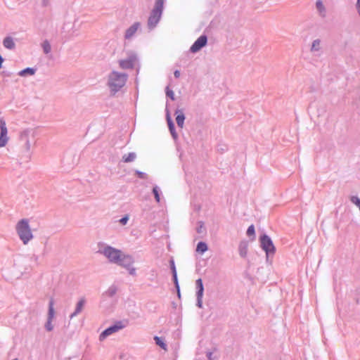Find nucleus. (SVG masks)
<instances>
[{
    "label": "nucleus",
    "mask_w": 360,
    "mask_h": 360,
    "mask_svg": "<svg viewBox=\"0 0 360 360\" xmlns=\"http://www.w3.org/2000/svg\"><path fill=\"white\" fill-rule=\"evenodd\" d=\"M101 252L106 257L110 262L117 264L129 271L130 274L134 273V269H130L134 261L130 255H125L120 250L110 246L105 247Z\"/></svg>",
    "instance_id": "1"
},
{
    "label": "nucleus",
    "mask_w": 360,
    "mask_h": 360,
    "mask_svg": "<svg viewBox=\"0 0 360 360\" xmlns=\"http://www.w3.org/2000/svg\"><path fill=\"white\" fill-rule=\"evenodd\" d=\"M17 232L24 244H27L33 237L27 219L20 220L16 226Z\"/></svg>",
    "instance_id": "2"
},
{
    "label": "nucleus",
    "mask_w": 360,
    "mask_h": 360,
    "mask_svg": "<svg viewBox=\"0 0 360 360\" xmlns=\"http://www.w3.org/2000/svg\"><path fill=\"white\" fill-rule=\"evenodd\" d=\"M127 75L125 74L112 72L109 77L108 84L112 91H117L126 82Z\"/></svg>",
    "instance_id": "3"
},
{
    "label": "nucleus",
    "mask_w": 360,
    "mask_h": 360,
    "mask_svg": "<svg viewBox=\"0 0 360 360\" xmlns=\"http://www.w3.org/2000/svg\"><path fill=\"white\" fill-rule=\"evenodd\" d=\"M164 0H156L155 6L148 19V25L150 27H155L159 22L162 8H163Z\"/></svg>",
    "instance_id": "4"
},
{
    "label": "nucleus",
    "mask_w": 360,
    "mask_h": 360,
    "mask_svg": "<svg viewBox=\"0 0 360 360\" xmlns=\"http://www.w3.org/2000/svg\"><path fill=\"white\" fill-rule=\"evenodd\" d=\"M260 240L261 246L266 254L274 253L275 248L271 238L269 236H267L266 235H264L261 237Z\"/></svg>",
    "instance_id": "5"
},
{
    "label": "nucleus",
    "mask_w": 360,
    "mask_h": 360,
    "mask_svg": "<svg viewBox=\"0 0 360 360\" xmlns=\"http://www.w3.org/2000/svg\"><path fill=\"white\" fill-rule=\"evenodd\" d=\"M0 148L4 147L6 145L8 137L7 136L8 129L6 125V122L3 119V117H0Z\"/></svg>",
    "instance_id": "6"
},
{
    "label": "nucleus",
    "mask_w": 360,
    "mask_h": 360,
    "mask_svg": "<svg viewBox=\"0 0 360 360\" xmlns=\"http://www.w3.org/2000/svg\"><path fill=\"white\" fill-rule=\"evenodd\" d=\"M124 328V325L122 323H118L108 328L105 329L100 335V340L105 339L107 336L118 331L119 330Z\"/></svg>",
    "instance_id": "7"
},
{
    "label": "nucleus",
    "mask_w": 360,
    "mask_h": 360,
    "mask_svg": "<svg viewBox=\"0 0 360 360\" xmlns=\"http://www.w3.org/2000/svg\"><path fill=\"white\" fill-rule=\"evenodd\" d=\"M54 317V309H53V300L51 299L49 302V316L48 321L46 324V328L47 330L51 331L53 329L52 320Z\"/></svg>",
    "instance_id": "8"
},
{
    "label": "nucleus",
    "mask_w": 360,
    "mask_h": 360,
    "mask_svg": "<svg viewBox=\"0 0 360 360\" xmlns=\"http://www.w3.org/2000/svg\"><path fill=\"white\" fill-rule=\"evenodd\" d=\"M207 43V37L205 36L200 37L191 47V51L193 53L198 51L201 48L205 46Z\"/></svg>",
    "instance_id": "9"
},
{
    "label": "nucleus",
    "mask_w": 360,
    "mask_h": 360,
    "mask_svg": "<svg viewBox=\"0 0 360 360\" xmlns=\"http://www.w3.org/2000/svg\"><path fill=\"white\" fill-rule=\"evenodd\" d=\"M134 59L129 58L120 61V66L122 69H130L134 67Z\"/></svg>",
    "instance_id": "10"
},
{
    "label": "nucleus",
    "mask_w": 360,
    "mask_h": 360,
    "mask_svg": "<svg viewBox=\"0 0 360 360\" xmlns=\"http://www.w3.org/2000/svg\"><path fill=\"white\" fill-rule=\"evenodd\" d=\"M196 287H197V288L198 290V292H197V295H198V302H199V306H200L201 299L202 297L203 291H204L202 281L201 278H198L196 281Z\"/></svg>",
    "instance_id": "11"
},
{
    "label": "nucleus",
    "mask_w": 360,
    "mask_h": 360,
    "mask_svg": "<svg viewBox=\"0 0 360 360\" xmlns=\"http://www.w3.org/2000/svg\"><path fill=\"white\" fill-rule=\"evenodd\" d=\"M139 26V23H134L131 26L126 32L125 37L130 38L137 31Z\"/></svg>",
    "instance_id": "12"
},
{
    "label": "nucleus",
    "mask_w": 360,
    "mask_h": 360,
    "mask_svg": "<svg viewBox=\"0 0 360 360\" xmlns=\"http://www.w3.org/2000/svg\"><path fill=\"white\" fill-rule=\"evenodd\" d=\"M4 46L9 49H12L15 47V44L11 37H6L4 39Z\"/></svg>",
    "instance_id": "13"
},
{
    "label": "nucleus",
    "mask_w": 360,
    "mask_h": 360,
    "mask_svg": "<svg viewBox=\"0 0 360 360\" xmlns=\"http://www.w3.org/2000/svg\"><path fill=\"white\" fill-rule=\"evenodd\" d=\"M184 120H185V117L182 112H180L176 115V121L178 126L180 127L181 128H182L184 126Z\"/></svg>",
    "instance_id": "14"
},
{
    "label": "nucleus",
    "mask_w": 360,
    "mask_h": 360,
    "mask_svg": "<svg viewBox=\"0 0 360 360\" xmlns=\"http://www.w3.org/2000/svg\"><path fill=\"white\" fill-rule=\"evenodd\" d=\"M207 245L206 243H205L203 242H200L197 245V248H196L197 252L203 253L205 251H207Z\"/></svg>",
    "instance_id": "15"
},
{
    "label": "nucleus",
    "mask_w": 360,
    "mask_h": 360,
    "mask_svg": "<svg viewBox=\"0 0 360 360\" xmlns=\"http://www.w3.org/2000/svg\"><path fill=\"white\" fill-rule=\"evenodd\" d=\"M136 158V154L134 153H129L123 156V160L125 162H132Z\"/></svg>",
    "instance_id": "16"
},
{
    "label": "nucleus",
    "mask_w": 360,
    "mask_h": 360,
    "mask_svg": "<svg viewBox=\"0 0 360 360\" xmlns=\"http://www.w3.org/2000/svg\"><path fill=\"white\" fill-rule=\"evenodd\" d=\"M156 344L164 350H167V345L164 342L163 340L158 336L154 338Z\"/></svg>",
    "instance_id": "17"
},
{
    "label": "nucleus",
    "mask_w": 360,
    "mask_h": 360,
    "mask_svg": "<svg viewBox=\"0 0 360 360\" xmlns=\"http://www.w3.org/2000/svg\"><path fill=\"white\" fill-rule=\"evenodd\" d=\"M248 252V245L246 243H241L240 245V255L242 257H245Z\"/></svg>",
    "instance_id": "18"
},
{
    "label": "nucleus",
    "mask_w": 360,
    "mask_h": 360,
    "mask_svg": "<svg viewBox=\"0 0 360 360\" xmlns=\"http://www.w3.org/2000/svg\"><path fill=\"white\" fill-rule=\"evenodd\" d=\"M25 74H29V75H34V69H32V68H26V69H25V70H22V71H21V72H20V73H19V75H20V76H24V75H25Z\"/></svg>",
    "instance_id": "19"
},
{
    "label": "nucleus",
    "mask_w": 360,
    "mask_h": 360,
    "mask_svg": "<svg viewBox=\"0 0 360 360\" xmlns=\"http://www.w3.org/2000/svg\"><path fill=\"white\" fill-rule=\"evenodd\" d=\"M84 303H85V300L84 299H82L79 301V302L77 303L76 311H75V314H77L82 311Z\"/></svg>",
    "instance_id": "20"
},
{
    "label": "nucleus",
    "mask_w": 360,
    "mask_h": 360,
    "mask_svg": "<svg viewBox=\"0 0 360 360\" xmlns=\"http://www.w3.org/2000/svg\"><path fill=\"white\" fill-rule=\"evenodd\" d=\"M42 48L45 53H49L51 51V45L47 41L43 42Z\"/></svg>",
    "instance_id": "21"
},
{
    "label": "nucleus",
    "mask_w": 360,
    "mask_h": 360,
    "mask_svg": "<svg viewBox=\"0 0 360 360\" xmlns=\"http://www.w3.org/2000/svg\"><path fill=\"white\" fill-rule=\"evenodd\" d=\"M167 122H168V126H169V130H170L172 134L173 135V136H175L174 126L172 121L171 120V119L169 117H167Z\"/></svg>",
    "instance_id": "22"
},
{
    "label": "nucleus",
    "mask_w": 360,
    "mask_h": 360,
    "mask_svg": "<svg viewBox=\"0 0 360 360\" xmlns=\"http://www.w3.org/2000/svg\"><path fill=\"white\" fill-rule=\"evenodd\" d=\"M153 194L155 195V198L156 201L158 202H159L160 200V194H159V188H158V186H155L153 188Z\"/></svg>",
    "instance_id": "23"
},
{
    "label": "nucleus",
    "mask_w": 360,
    "mask_h": 360,
    "mask_svg": "<svg viewBox=\"0 0 360 360\" xmlns=\"http://www.w3.org/2000/svg\"><path fill=\"white\" fill-rule=\"evenodd\" d=\"M351 201L357 205L359 207H360V199L356 196H352L351 198Z\"/></svg>",
    "instance_id": "24"
},
{
    "label": "nucleus",
    "mask_w": 360,
    "mask_h": 360,
    "mask_svg": "<svg viewBox=\"0 0 360 360\" xmlns=\"http://www.w3.org/2000/svg\"><path fill=\"white\" fill-rule=\"evenodd\" d=\"M172 269L174 281L176 282V283H177L176 271V268H175L174 262H172Z\"/></svg>",
    "instance_id": "25"
},
{
    "label": "nucleus",
    "mask_w": 360,
    "mask_h": 360,
    "mask_svg": "<svg viewBox=\"0 0 360 360\" xmlns=\"http://www.w3.org/2000/svg\"><path fill=\"white\" fill-rule=\"evenodd\" d=\"M247 234L248 236H253L255 234V227L253 225H251L248 227L247 230Z\"/></svg>",
    "instance_id": "26"
},
{
    "label": "nucleus",
    "mask_w": 360,
    "mask_h": 360,
    "mask_svg": "<svg viewBox=\"0 0 360 360\" xmlns=\"http://www.w3.org/2000/svg\"><path fill=\"white\" fill-rule=\"evenodd\" d=\"M319 45H320V41L315 40L312 44L311 49L312 50H318Z\"/></svg>",
    "instance_id": "27"
},
{
    "label": "nucleus",
    "mask_w": 360,
    "mask_h": 360,
    "mask_svg": "<svg viewBox=\"0 0 360 360\" xmlns=\"http://www.w3.org/2000/svg\"><path fill=\"white\" fill-rule=\"evenodd\" d=\"M166 94H167V96L170 97L172 100L174 99V94L173 91L169 89L168 87L167 88Z\"/></svg>",
    "instance_id": "28"
},
{
    "label": "nucleus",
    "mask_w": 360,
    "mask_h": 360,
    "mask_svg": "<svg viewBox=\"0 0 360 360\" xmlns=\"http://www.w3.org/2000/svg\"><path fill=\"white\" fill-rule=\"evenodd\" d=\"M316 6H317V8L320 11H322L323 10V4L321 1H318L316 2Z\"/></svg>",
    "instance_id": "29"
},
{
    "label": "nucleus",
    "mask_w": 360,
    "mask_h": 360,
    "mask_svg": "<svg viewBox=\"0 0 360 360\" xmlns=\"http://www.w3.org/2000/svg\"><path fill=\"white\" fill-rule=\"evenodd\" d=\"M127 221H128V218L127 217H124L120 220V223L122 224H125Z\"/></svg>",
    "instance_id": "30"
},
{
    "label": "nucleus",
    "mask_w": 360,
    "mask_h": 360,
    "mask_svg": "<svg viewBox=\"0 0 360 360\" xmlns=\"http://www.w3.org/2000/svg\"><path fill=\"white\" fill-rule=\"evenodd\" d=\"M174 74L175 77H176V78L179 77V76H180V72L179 70H176Z\"/></svg>",
    "instance_id": "31"
},
{
    "label": "nucleus",
    "mask_w": 360,
    "mask_h": 360,
    "mask_svg": "<svg viewBox=\"0 0 360 360\" xmlns=\"http://www.w3.org/2000/svg\"><path fill=\"white\" fill-rule=\"evenodd\" d=\"M13 360H18V359H13Z\"/></svg>",
    "instance_id": "32"
}]
</instances>
